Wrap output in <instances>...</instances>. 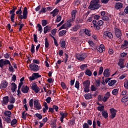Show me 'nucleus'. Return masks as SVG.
<instances>
[{
  "label": "nucleus",
  "instance_id": "nucleus-63",
  "mask_svg": "<svg viewBox=\"0 0 128 128\" xmlns=\"http://www.w3.org/2000/svg\"><path fill=\"white\" fill-rule=\"evenodd\" d=\"M82 128H90V126H88V123L84 122L82 124Z\"/></svg>",
  "mask_w": 128,
  "mask_h": 128
},
{
  "label": "nucleus",
  "instance_id": "nucleus-54",
  "mask_svg": "<svg viewBox=\"0 0 128 128\" xmlns=\"http://www.w3.org/2000/svg\"><path fill=\"white\" fill-rule=\"evenodd\" d=\"M14 106L12 104H8L7 106V108L9 110H12V108H14Z\"/></svg>",
  "mask_w": 128,
  "mask_h": 128
},
{
  "label": "nucleus",
  "instance_id": "nucleus-60",
  "mask_svg": "<svg viewBox=\"0 0 128 128\" xmlns=\"http://www.w3.org/2000/svg\"><path fill=\"white\" fill-rule=\"evenodd\" d=\"M51 34H52V36H56V28H54L53 30H52L51 31Z\"/></svg>",
  "mask_w": 128,
  "mask_h": 128
},
{
  "label": "nucleus",
  "instance_id": "nucleus-23",
  "mask_svg": "<svg viewBox=\"0 0 128 128\" xmlns=\"http://www.w3.org/2000/svg\"><path fill=\"white\" fill-rule=\"evenodd\" d=\"M110 97V92H106L104 97L103 98V102H108V100Z\"/></svg>",
  "mask_w": 128,
  "mask_h": 128
},
{
  "label": "nucleus",
  "instance_id": "nucleus-22",
  "mask_svg": "<svg viewBox=\"0 0 128 128\" xmlns=\"http://www.w3.org/2000/svg\"><path fill=\"white\" fill-rule=\"evenodd\" d=\"M104 38H114L112 34L108 31L104 32Z\"/></svg>",
  "mask_w": 128,
  "mask_h": 128
},
{
  "label": "nucleus",
  "instance_id": "nucleus-46",
  "mask_svg": "<svg viewBox=\"0 0 128 128\" xmlns=\"http://www.w3.org/2000/svg\"><path fill=\"white\" fill-rule=\"evenodd\" d=\"M46 8H42L40 10L39 12V14H46Z\"/></svg>",
  "mask_w": 128,
  "mask_h": 128
},
{
  "label": "nucleus",
  "instance_id": "nucleus-16",
  "mask_svg": "<svg viewBox=\"0 0 128 128\" xmlns=\"http://www.w3.org/2000/svg\"><path fill=\"white\" fill-rule=\"evenodd\" d=\"M60 116H61L60 117V120L61 122H64V118H68V113L66 112H60Z\"/></svg>",
  "mask_w": 128,
  "mask_h": 128
},
{
  "label": "nucleus",
  "instance_id": "nucleus-26",
  "mask_svg": "<svg viewBox=\"0 0 128 128\" xmlns=\"http://www.w3.org/2000/svg\"><path fill=\"white\" fill-rule=\"evenodd\" d=\"M77 13H78L77 10H74L72 11L71 16H72V20H76V16Z\"/></svg>",
  "mask_w": 128,
  "mask_h": 128
},
{
  "label": "nucleus",
  "instance_id": "nucleus-38",
  "mask_svg": "<svg viewBox=\"0 0 128 128\" xmlns=\"http://www.w3.org/2000/svg\"><path fill=\"white\" fill-rule=\"evenodd\" d=\"M11 90L12 92H16V83L12 82V84Z\"/></svg>",
  "mask_w": 128,
  "mask_h": 128
},
{
  "label": "nucleus",
  "instance_id": "nucleus-39",
  "mask_svg": "<svg viewBox=\"0 0 128 128\" xmlns=\"http://www.w3.org/2000/svg\"><path fill=\"white\" fill-rule=\"evenodd\" d=\"M85 74H86V76H92V71H90V70L88 69L86 70Z\"/></svg>",
  "mask_w": 128,
  "mask_h": 128
},
{
  "label": "nucleus",
  "instance_id": "nucleus-4",
  "mask_svg": "<svg viewBox=\"0 0 128 128\" xmlns=\"http://www.w3.org/2000/svg\"><path fill=\"white\" fill-rule=\"evenodd\" d=\"M4 120L7 124H10V118L12 116V112L6 110L4 112Z\"/></svg>",
  "mask_w": 128,
  "mask_h": 128
},
{
  "label": "nucleus",
  "instance_id": "nucleus-15",
  "mask_svg": "<svg viewBox=\"0 0 128 128\" xmlns=\"http://www.w3.org/2000/svg\"><path fill=\"white\" fill-rule=\"evenodd\" d=\"M110 110L111 114V115L110 116V118L112 120L114 118H116V113L118 112V110H115L114 108H110Z\"/></svg>",
  "mask_w": 128,
  "mask_h": 128
},
{
  "label": "nucleus",
  "instance_id": "nucleus-44",
  "mask_svg": "<svg viewBox=\"0 0 128 128\" xmlns=\"http://www.w3.org/2000/svg\"><path fill=\"white\" fill-rule=\"evenodd\" d=\"M84 34H85L86 36H90V30L88 29L84 30Z\"/></svg>",
  "mask_w": 128,
  "mask_h": 128
},
{
  "label": "nucleus",
  "instance_id": "nucleus-20",
  "mask_svg": "<svg viewBox=\"0 0 128 128\" xmlns=\"http://www.w3.org/2000/svg\"><path fill=\"white\" fill-rule=\"evenodd\" d=\"M96 50L100 54L102 53L104 50H106V48H104V45L100 44V46L96 47Z\"/></svg>",
  "mask_w": 128,
  "mask_h": 128
},
{
  "label": "nucleus",
  "instance_id": "nucleus-1",
  "mask_svg": "<svg viewBox=\"0 0 128 128\" xmlns=\"http://www.w3.org/2000/svg\"><path fill=\"white\" fill-rule=\"evenodd\" d=\"M22 6H20V8L16 12V14L18 20H26L28 18V8L24 7L23 10H22Z\"/></svg>",
  "mask_w": 128,
  "mask_h": 128
},
{
  "label": "nucleus",
  "instance_id": "nucleus-25",
  "mask_svg": "<svg viewBox=\"0 0 128 128\" xmlns=\"http://www.w3.org/2000/svg\"><path fill=\"white\" fill-rule=\"evenodd\" d=\"M84 98L86 100H92V94L90 93H88L84 95Z\"/></svg>",
  "mask_w": 128,
  "mask_h": 128
},
{
  "label": "nucleus",
  "instance_id": "nucleus-37",
  "mask_svg": "<svg viewBox=\"0 0 128 128\" xmlns=\"http://www.w3.org/2000/svg\"><path fill=\"white\" fill-rule=\"evenodd\" d=\"M66 34V30H62L58 33V36H64Z\"/></svg>",
  "mask_w": 128,
  "mask_h": 128
},
{
  "label": "nucleus",
  "instance_id": "nucleus-50",
  "mask_svg": "<svg viewBox=\"0 0 128 128\" xmlns=\"http://www.w3.org/2000/svg\"><path fill=\"white\" fill-rule=\"evenodd\" d=\"M88 68V64H82L80 66V68L82 70H84L85 68Z\"/></svg>",
  "mask_w": 128,
  "mask_h": 128
},
{
  "label": "nucleus",
  "instance_id": "nucleus-27",
  "mask_svg": "<svg viewBox=\"0 0 128 128\" xmlns=\"http://www.w3.org/2000/svg\"><path fill=\"white\" fill-rule=\"evenodd\" d=\"M60 10L58 8L54 9L52 12H50V14H52V17L54 18V16H56L58 14Z\"/></svg>",
  "mask_w": 128,
  "mask_h": 128
},
{
  "label": "nucleus",
  "instance_id": "nucleus-9",
  "mask_svg": "<svg viewBox=\"0 0 128 128\" xmlns=\"http://www.w3.org/2000/svg\"><path fill=\"white\" fill-rule=\"evenodd\" d=\"M18 10L16 6H13L12 10L10 12V14H12L10 16V20L12 22H14V18L16 16V14H14L16 10Z\"/></svg>",
  "mask_w": 128,
  "mask_h": 128
},
{
  "label": "nucleus",
  "instance_id": "nucleus-47",
  "mask_svg": "<svg viewBox=\"0 0 128 128\" xmlns=\"http://www.w3.org/2000/svg\"><path fill=\"white\" fill-rule=\"evenodd\" d=\"M121 102H128V96H124L122 98Z\"/></svg>",
  "mask_w": 128,
  "mask_h": 128
},
{
  "label": "nucleus",
  "instance_id": "nucleus-34",
  "mask_svg": "<svg viewBox=\"0 0 128 128\" xmlns=\"http://www.w3.org/2000/svg\"><path fill=\"white\" fill-rule=\"evenodd\" d=\"M8 65L9 66L8 68V72H14V68L12 66V64L10 63V62H9Z\"/></svg>",
  "mask_w": 128,
  "mask_h": 128
},
{
  "label": "nucleus",
  "instance_id": "nucleus-59",
  "mask_svg": "<svg viewBox=\"0 0 128 128\" xmlns=\"http://www.w3.org/2000/svg\"><path fill=\"white\" fill-rule=\"evenodd\" d=\"M96 90H97V88H96L94 85L91 86H90L91 92H96Z\"/></svg>",
  "mask_w": 128,
  "mask_h": 128
},
{
  "label": "nucleus",
  "instance_id": "nucleus-10",
  "mask_svg": "<svg viewBox=\"0 0 128 128\" xmlns=\"http://www.w3.org/2000/svg\"><path fill=\"white\" fill-rule=\"evenodd\" d=\"M29 68L30 70L32 72H38L40 70V67L38 65L36 64H35L32 63L29 65Z\"/></svg>",
  "mask_w": 128,
  "mask_h": 128
},
{
  "label": "nucleus",
  "instance_id": "nucleus-45",
  "mask_svg": "<svg viewBox=\"0 0 128 128\" xmlns=\"http://www.w3.org/2000/svg\"><path fill=\"white\" fill-rule=\"evenodd\" d=\"M118 90L115 88L112 91V94L113 96H118Z\"/></svg>",
  "mask_w": 128,
  "mask_h": 128
},
{
  "label": "nucleus",
  "instance_id": "nucleus-53",
  "mask_svg": "<svg viewBox=\"0 0 128 128\" xmlns=\"http://www.w3.org/2000/svg\"><path fill=\"white\" fill-rule=\"evenodd\" d=\"M36 118H38V120H42V116L40 114L36 113L35 114Z\"/></svg>",
  "mask_w": 128,
  "mask_h": 128
},
{
  "label": "nucleus",
  "instance_id": "nucleus-21",
  "mask_svg": "<svg viewBox=\"0 0 128 128\" xmlns=\"http://www.w3.org/2000/svg\"><path fill=\"white\" fill-rule=\"evenodd\" d=\"M8 83L6 80H4L0 84V88L4 90L8 86Z\"/></svg>",
  "mask_w": 128,
  "mask_h": 128
},
{
  "label": "nucleus",
  "instance_id": "nucleus-3",
  "mask_svg": "<svg viewBox=\"0 0 128 128\" xmlns=\"http://www.w3.org/2000/svg\"><path fill=\"white\" fill-rule=\"evenodd\" d=\"M74 22V20H72V19H70L68 20L66 23L62 26L59 28V30H68L70 28L72 27V23Z\"/></svg>",
  "mask_w": 128,
  "mask_h": 128
},
{
  "label": "nucleus",
  "instance_id": "nucleus-28",
  "mask_svg": "<svg viewBox=\"0 0 128 128\" xmlns=\"http://www.w3.org/2000/svg\"><path fill=\"white\" fill-rule=\"evenodd\" d=\"M51 30H52L51 26H46L44 28V32L45 34H48V32H50Z\"/></svg>",
  "mask_w": 128,
  "mask_h": 128
},
{
  "label": "nucleus",
  "instance_id": "nucleus-61",
  "mask_svg": "<svg viewBox=\"0 0 128 128\" xmlns=\"http://www.w3.org/2000/svg\"><path fill=\"white\" fill-rule=\"evenodd\" d=\"M60 20H62V16H58L56 22H60Z\"/></svg>",
  "mask_w": 128,
  "mask_h": 128
},
{
  "label": "nucleus",
  "instance_id": "nucleus-11",
  "mask_svg": "<svg viewBox=\"0 0 128 128\" xmlns=\"http://www.w3.org/2000/svg\"><path fill=\"white\" fill-rule=\"evenodd\" d=\"M30 86L32 90H34L36 94H38L40 90V88L38 86V84L36 83L32 84Z\"/></svg>",
  "mask_w": 128,
  "mask_h": 128
},
{
  "label": "nucleus",
  "instance_id": "nucleus-56",
  "mask_svg": "<svg viewBox=\"0 0 128 128\" xmlns=\"http://www.w3.org/2000/svg\"><path fill=\"white\" fill-rule=\"evenodd\" d=\"M98 102H104V96L102 95L98 96Z\"/></svg>",
  "mask_w": 128,
  "mask_h": 128
},
{
  "label": "nucleus",
  "instance_id": "nucleus-24",
  "mask_svg": "<svg viewBox=\"0 0 128 128\" xmlns=\"http://www.w3.org/2000/svg\"><path fill=\"white\" fill-rule=\"evenodd\" d=\"M124 59L121 58L118 63V66H120V68H124Z\"/></svg>",
  "mask_w": 128,
  "mask_h": 128
},
{
  "label": "nucleus",
  "instance_id": "nucleus-19",
  "mask_svg": "<svg viewBox=\"0 0 128 128\" xmlns=\"http://www.w3.org/2000/svg\"><path fill=\"white\" fill-rule=\"evenodd\" d=\"M115 34L116 38H122V30L118 28H115Z\"/></svg>",
  "mask_w": 128,
  "mask_h": 128
},
{
  "label": "nucleus",
  "instance_id": "nucleus-29",
  "mask_svg": "<svg viewBox=\"0 0 128 128\" xmlns=\"http://www.w3.org/2000/svg\"><path fill=\"white\" fill-rule=\"evenodd\" d=\"M13 128H16V124H18V120L16 119H13L12 120L10 119V122Z\"/></svg>",
  "mask_w": 128,
  "mask_h": 128
},
{
  "label": "nucleus",
  "instance_id": "nucleus-49",
  "mask_svg": "<svg viewBox=\"0 0 128 128\" xmlns=\"http://www.w3.org/2000/svg\"><path fill=\"white\" fill-rule=\"evenodd\" d=\"M50 46V43L48 42V38H45V48H48Z\"/></svg>",
  "mask_w": 128,
  "mask_h": 128
},
{
  "label": "nucleus",
  "instance_id": "nucleus-5",
  "mask_svg": "<svg viewBox=\"0 0 128 128\" xmlns=\"http://www.w3.org/2000/svg\"><path fill=\"white\" fill-rule=\"evenodd\" d=\"M93 26L95 30H100V26H104V21L100 20L98 22L96 20H92Z\"/></svg>",
  "mask_w": 128,
  "mask_h": 128
},
{
  "label": "nucleus",
  "instance_id": "nucleus-52",
  "mask_svg": "<svg viewBox=\"0 0 128 128\" xmlns=\"http://www.w3.org/2000/svg\"><path fill=\"white\" fill-rule=\"evenodd\" d=\"M29 106L30 108H32L34 107V99H31L30 100Z\"/></svg>",
  "mask_w": 128,
  "mask_h": 128
},
{
  "label": "nucleus",
  "instance_id": "nucleus-6",
  "mask_svg": "<svg viewBox=\"0 0 128 128\" xmlns=\"http://www.w3.org/2000/svg\"><path fill=\"white\" fill-rule=\"evenodd\" d=\"M90 81L88 80H84L83 82V86H84V92H90Z\"/></svg>",
  "mask_w": 128,
  "mask_h": 128
},
{
  "label": "nucleus",
  "instance_id": "nucleus-7",
  "mask_svg": "<svg viewBox=\"0 0 128 128\" xmlns=\"http://www.w3.org/2000/svg\"><path fill=\"white\" fill-rule=\"evenodd\" d=\"M86 54L85 53H76L75 55V58L78 60L84 62L86 58Z\"/></svg>",
  "mask_w": 128,
  "mask_h": 128
},
{
  "label": "nucleus",
  "instance_id": "nucleus-14",
  "mask_svg": "<svg viewBox=\"0 0 128 128\" xmlns=\"http://www.w3.org/2000/svg\"><path fill=\"white\" fill-rule=\"evenodd\" d=\"M24 77H22L20 79V82L19 83L18 86V90H17L18 92V96H20V94H22V92H20V88H22V86H24Z\"/></svg>",
  "mask_w": 128,
  "mask_h": 128
},
{
  "label": "nucleus",
  "instance_id": "nucleus-36",
  "mask_svg": "<svg viewBox=\"0 0 128 128\" xmlns=\"http://www.w3.org/2000/svg\"><path fill=\"white\" fill-rule=\"evenodd\" d=\"M80 25H76L72 28L71 30L72 32H78V30H80Z\"/></svg>",
  "mask_w": 128,
  "mask_h": 128
},
{
  "label": "nucleus",
  "instance_id": "nucleus-51",
  "mask_svg": "<svg viewBox=\"0 0 128 128\" xmlns=\"http://www.w3.org/2000/svg\"><path fill=\"white\" fill-rule=\"evenodd\" d=\"M10 104H14V102H16V98H14V97L12 96H10Z\"/></svg>",
  "mask_w": 128,
  "mask_h": 128
},
{
  "label": "nucleus",
  "instance_id": "nucleus-18",
  "mask_svg": "<svg viewBox=\"0 0 128 128\" xmlns=\"http://www.w3.org/2000/svg\"><path fill=\"white\" fill-rule=\"evenodd\" d=\"M21 92L23 94H28V90H30V87L26 85H22L21 86Z\"/></svg>",
  "mask_w": 128,
  "mask_h": 128
},
{
  "label": "nucleus",
  "instance_id": "nucleus-58",
  "mask_svg": "<svg viewBox=\"0 0 128 128\" xmlns=\"http://www.w3.org/2000/svg\"><path fill=\"white\" fill-rule=\"evenodd\" d=\"M30 52L32 54H34L36 52V50H34V45L32 44Z\"/></svg>",
  "mask_w": 128,
  "mask_h": 128
},
{
  "label": "nucleus",
  "instance_id": "nucleus-13",
  "mask_svg": "<svg viewBox=\"0 0 128 128\" xmlns=\"http://www.w3.org/2000/svg\"><path fill=\"white\" fill-rule=\"evenodd\" d=\"M10 61L8 60H4V59H1L0 60V68H4V66H8L10 64Z\"/></svg>",
  "mask_w": 128,
  "mask_h": 128
},
{
  "label": "nucleus",
  "instance_id": "nucleus-33",
  "mask_svg": "<svg viewBox=\"0 0 128 128\" xmlns=\"http://www.w3.org/2000/svg\"><path fill=\"white\" fill-rule=\"evenodd\" d=\"M60 44L62 48H66V41L61 40H60Z\"/></svg>",
  "mask_w": 128,
  "mask_h": 128
},
{
  "label": "nucleus",
  "instance_id": "nucleus-17",
  "mask_svg": "<svg viewBox=\"0 0 128 128\" xmlns=\"http://www.w3.org/2000/svg\"><path fill=\"white\" fill-rule=\"evenodd\" d=\"M10 102V99L8 98V96H5L3 97L2 100L1 102L2 106H7Z\"/></svg>",
  "mask_w": 128,
  "mask_h": 128
},
{
  "label": "nucleus",
  "instance_id": "nucleus-32",
  "mask_svg": "<svg viewBox=\"0 0 128 128\" xmlns=\"http://www.w3.org/2000/svg\"><path fill=\"white\" fill-rule=\"evenodd\" d=\"M123 50H126V48H128V42L126 40L124 41V44L121 46Z\"/></svg>",
  "mask_w": 128,
  "mask_h": 128
},
{
  "label": "nucleus",
  "instance_id": "nucleus-8",
  "mask_svg": "<svg viewBox=\"0 0 128 128\" xmlns=\"http://www.w3.org/2000/svg\"><path fill=\"white\" fill-rule=\"evenodd\" d=\"M34 107L36 110H42V104L40 102V100L36 99L34 101Z\"/></svg>",
  "mask_w": 128,
  "mask_h": 128
},
{
  "label": "nucleus",
  "instance_id": "nucleus-41",
  "mask_svg": "<svg viewBox=\"0 0 128 128\" xmlns=\"http://www.w3.org/2000/svg\"><path fill=\"white\" fill-rule=\"evenodd\" d=\"M37 28H38V32H40V34L42 32V27L40 24H37Z\"/></svg>",
  "mask_w": 128,
  "mask_h": 128
},
{
  "label": "nucleus",
  "instance_id": "nucleus-43",
  "mask_svg": "<svg viewBox=\"0 0 128 128\" xmlns=\"http://www.w3.org/2000/svg\"><path fill=\"white\" fill-rule=\"evenodd\" d=\"M116 80H111L108 82V86H114V84H116Z\"/></svg>",
  "mask_w": 128,
  "mask_h": 128
},
{
  "label": "nucleus",
  "instance_id": "nucleus-2",
  "mask_svg": "<svg viewBox=\"0 0 128 128\" xmlns=\"http://www.w3.org/2000/svg\"><path fill=\"white\" fill-rule=\"evenodd\" d=\"M100 2V0H92L90 3V5L88 6V8L90 10H98L102 6L98 3Z\"/></svg>",
  "mask_w": 128,
  "mask_h": 128
},
{
  "label": "nucleus",
  "instance_id": "nucleus-31",
  "mask_svg": "<svg viewBox=\"0 0 128 128\" xmlns=\"http://www.w3.org/2000/svg\"><path fill=\"white\" fill-rule=\"evenodd\" d=\"M110 69H106L104 72V76L105 78L110 77Z\"/></svg>",
  "mask_w": 128,
  "mask_h": 128
},
{
  "label": "nucleus",
  "instance_id": "nucleus-57",
  "mask_svg": "<svg viewBox=\"0 0 128 128\" xmlns=\"http://www.w3.org/2000/svg\"><path fill=\"white\" fill-rule=\"evenodd\" d=\"M61 86L63 90H66V84L64 82H61Z\"/></svg>",
  "mask_w": 128,
  "mask_h": 128
},
{
  "label": "nucleus",
  "instance_id": "nucleus-12",
  "mask_svg": "<svg viewBox=\"0 0 128 128\" xmlns=\"http://www.w3.org/2000/svg\"><path fill=\"white\" fill-rule=\"evenodd\" d=\"M38 78H42V75H40L39 73H33L31 76L28 77L30 82H32L36 80H38Z\"/></svg>",
  "mask_w": 128,
  "mask_h": 128
},
{
  "label": "nucleus",
  "instance_id": "nucleus-35",
  "mask_svg": "<svg viewBox=\"0 0 128 128\" xmlns=\"http://www.w3.org/2000/svg\"><path fill=\"white\" fill-rule=\"evenodd\" d=\"M102 116L104 118H108V111L106 110H104L102 112Z\"/></svg>",
  "mask_w": 128,
  "mask_h": 128
},
{
  "label": "nucleus",
  "instance_id": "nucleus-40",
  "mask_svg": "<svg viewBox=\"0 0 128 128\" xmlns=\"http://www.w3.org/2000/svg\"><path fill=\"white\" fill-rule=\"evenodd\" d=\"M97 110L99 112H104V106H98Z\"/></svg>",
  "mask_w": 128,
  "mask_h": 128
},
{
  "label": "nucleus",
  "instance_id": "nucleus-42",
  "mask_svg": "<svg viewBox=\"0 0 128 128\" xmlns=\"http://www.w3.org/2000/svg\"><path fill=\"white\" fill-rule=\"evenodd\" d=\"M41 22L42 26H46V24H48V20H42Z\"/></svg>",
  "mask_w": 128,
  "mask_h": 128
},
{
  "label": "nucleus",
  "instance_id": "nucleus-30",
  "mask_svg": "<svg viewBox=\"0 0 128 128\" xmlns=\"http://www.w3.org/2000/svg\"><path fill=\"white\" fill-rule=\"evenodd\" d=\"M115 8L116 10H120V8H122V3L116 2L115 4Z\"/></svg>",
  "mask_w": 128,
  "mask_h": 128
},
{
  "label": "nucleus",
  "instance_id": "nucleus-48",
  "mask_svg": "<svg viewBox=\"0 0 128 128\" xmlns=\"http://www.w3.org/2000/svg\"><path fill=\"white\" fill-rule=\"evenodd\" d=\"M102 18L104 22H108L110 20V18L106 16H102Z\"/></svg>",
  "mask_w": 128,
  "mask_h": 128
},
{
  "label": "nucleus",
  "instance_id": "nucleus-62",
  "mask_svg": "<svg viewBox=\"0 0 128 128\" xmlns=\"http://www.w3.org/2000/svg\"><path fill=\"white\" fill-rule=\"evenodd\" d=\"M24 24H20V23L18 32H22V30L24 28Z\"/></svg>",
  "mask_w": 128,
  "mask_h": 128
},
{
  "label": "nucleus",
  "instance_id": "nucleus-55",
  "mask_svg": "<svg viewBox=\"0 0 128 128\" xmlns=\"http://www.w3.org/2000/svg\"><path fill=\"white\" fill-rule=\"evenodd\" d=\"M103 72H104V67L101 66L100 68L98 73V76H100V74H102Z\"/></svg>",
  "mask_w": 128,
  "mask_h": 128
},
{
  "label": "nucleus",
  "instance_id": "nucleus-64",
  "mask_svg": "<svg viewBox=\"0 0 128 128\" xmlns=\"http://www.w3.org/2000/svg\"><path fill=\"white\" fill-rule=\"evenodd\" d=\"M124 87L125 88L128 89V80H126L124 82Z\"/></svg>",
  "mask_w": 128,
  "mask_h": 128
}]
</instances>
